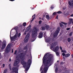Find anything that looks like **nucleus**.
Returning a JSON list of instances; mask_svg holds the SVG:
<instances>
[{
  "instance_id": "53",
  "label": "nucleus",
  "mask_w": 73,
  "mask_h": 73,
  "mask_svg": "<svg viewBox=\"0 0 73 73\" xmlns=\"http://www.w3.org/2000/svg\"><path fill=\"white\" fill-rule=\"evenodd\" d=\"M9 1H15V0H9Z\"/></svg>"
},
{
  "instance_id": "11",
  "label": "nucleus",
  "mask_w": 73,
  "mask_h": 73,
  "mask_svg": "<svg viewBox=\"0 0 73 73\" xmlns=\"http://www.w3.org/2000/svg\"><path fill=\"white\" fill-rule=\"evenodd\" d=\"M58 49H59V47L58 46H57L55 47V48H53V50L54 52H57L58 50Z\"/></svg>"
},
{
  "instance_id": "32",
  "label": "nucleus",
  "mask_w": 73,
  "mask_h": 73,
  "mask_svg": "<svg viewBox=\"0 0 73 73\" xmlns=\"http://www.w3.org/2000/svg\"><path fill=\"white\" fill-rule=\"evenodd\" d=\"M7 69H5L4 70L3 73H7Z\"/></svg>"
},
{
  "instance_id": "64",
  "label": "nucleus",
  "mask_w": 73,
  "mask_h": 73,
  "mask_svg": "<svg viewBox=\"0 0 73 73\" xmlns=\"http://www.w3.org/2000/svg\"><path fill=\"white\" fill-rule=\"evenodd\" d=\"M72 24L73 25V21L72 22Z\"/></svg>"
},
{
  "instance_id": "7",
  "label": "nucleus",
  "mask_w": 73,
  "mask_h": 73,
  "mask_svg": "<svg viewBox=\"0 0 73 73\" xmlns=\"http://www.w3.org/2000/svg\"><path fill=\"white\" fill-rule=\"evenodd\" d=\"M10 46L9 44H8L6 50L5 51V54H7L8 53H9L11 51V48H10Z\"/></svg>"
},
{
  "instance_id": "27",
  "label": "nucleus",
  "mask_w": 73,
  "mask_h": 73,
  "mask_svg": "<svg viewBox=\"0 0 73 73\" xmlns=\"http://www.w3.org/2000/svg\"><path fill=\"white\" fill-rule=\"evenodd\" d=\"M23 24L24 27H25L27 25V23L25 22L23 23Z\"/></svg>"
},
{
  "instance_id": "18",
  "label": "nucleus",
  "mask_w": 73,
  "mask_h": 73,
  "mask_svg": "<svg viewBox=\"0 0 73 73\" xmlns=\"http://www.w3.org/2000/svg\"><path fill=\"white\" fill-rule=\"evenodd\" d=\"M68 4L70 6H72V5H73V1H72L71 2L70 1H68Z\"/></svg>"
},
{
  "instance_id": "40",
  "label": "nucleus",
  "mask_w": 73,
  "mask_h": 73,
  "mask_svg": "<svg viewBox=\"0 0 73 73\" xmlns=\"http://www.w3.org/2000/svg\"><path fill=\"white\" fill-rule=\"evenodd\" d=\"M21 36V34H20V33H19L18 35V37H19Z\"/></svg>"
},
{
  "instance_id": "49",
  "label": "nucleus",
  "mask_w": 73,
  "mask_h": 73,
  "mask_svg": "<svg viewBox=\"0 0 73 73\" xmlns=\"http://www.w3.org/2000/svg\"><path fill=\"white\" fill-rule=\"evenodd\" d=\"M28 51V50H26L25 51V52L26 53H27V51Z\"/></svg>"
},
{
  "instance_id": "52",
  "label": "nucleus",
  "mask_w": 73,
  "mask_h": 73,
  "mask_svg": "<svg viewBox=\"0 0 73 73\" xmlns=\"http://www.w3.org/2000/svg\"><path fill=\"white\" fill-rule=\"evenodd\" d=\"M13 49H12V53H13Z\"/></svg>"
},
{
  "instance_id": "42",
  "label": "nucleus",
  "mask_w": 73,
  "mask_h": 73,
  "mask_svg": "<svg viewBox=\"0 0 73 73\" xmlns=\"http://www.w3.org/2000/svg\"><path fill=\"white\" fill-rule=\"evenodd\" d=\"M24 49H25V50H26V49H28V48H27V47H25Z\"/></svg>"
},
{
  "instance_id": "39",
  "label": "nucleus",
  "mask_w": 73,
  "mask_h": 73,
  "mask_svg": "<svg viewBox=\"0 0 73 73\" xmlns=\"http://www.w3.org/2000/svg\"><path fill=\"white\" fill-rule=\"evenodd\" d=\"M17 54V50H15L14 53V54Z\"/></svg>"
},
{
  "instance_id": "24",
  "label": "nucleus",
  "mask_w": 73,
  "mask_h": 73,
  "mask_svg": "<svg viewBox=\"0 0 73 73\" xmlns=\"http://www.w3.org/2000/svg\"><path fill=\"white\" fill-rule=\"evenodd\" d=\"M58 67H56L55 72L56 73H57V72H58Z\"/></svg>"
},
{
  "instance_id": "55",
  "label": "nucleus",
  "mask_w": 73,
  "mask_h": 73,
  "mask_svg": "<svg viewBox=\"0 0 73 73\" xmlns=\"http://www.w3.org/2000/svg\"><path fill=\"white\" fill-rule=\"evenodd\" d=\"M71 56H72V58H73V54H72V55H71Z\"/></svg>"
},
{
  "instance_id": "43",
  "label": "nucleus",
  "mask_w": 73,
  "mask_h": 73,
  "mask_svg": "<svg viewBox=\"0 0 73 73\" xmlns=\"http://www.w3.org/2000/svg\"><path fill=\"white\" fill-rule=\"evenodd\" d=\"M69 30H70V28H68L66 29L67 31H69Z\"/></svg>"
},
{
  "instance_id": "4",
  "label": "nucleus",
  "mask_w": 73,
  "mask_h": 73,
  "mask_svg": "<svg viewBox=\"0 0 73 73\" xmlns=\"http://www.w3.org/2000/svg\"><path fill=\"white\" fill-rule=\"evenodd\" d=\"M31 64H32V60L30 59H29L27 61V67H26V71H28L29 70V69Z\"/></svg>"
},
{
  "instance_id": "10",
  "label": "nucleus",
  "mask_w": 73,
  "mask_h": 73,
  "mask_svg": "<svg viewBox=\"0 0 73 73\" xmlns=\"http://www.w3.org/2000/svg\"><path fill=\"white\" fill-rule=\"evenodd\" d=\"M21 63L22 65H23L24 68H26L27 67V62H25V60H22L21 61Z\"/></svg>"
},
{
  "instance_id": "36",
  "label": "nucleus",
  "mask_w": 73,
  "mask_h": 73,
  "mask_svg": "<svg viewBox=\"0 0 73 73\" xmlns=\"http://www.w3.org/2000/svg\"><path fill=\"white\" fill-rule=\"evenodd\" d=\"M62 52H63V53H66V50H62Z\"/></svg>"
},
{
  "instance_id": "58",
  "label": "nucleus",
  "mask_w": 73,
  "mask_h": 73,
  "mask_svg": "<svg viewBox=\"0 0 73 73\" xmlns=\"http://www.w3.org/2000/svg\"><path fill=\"white\" fill-rule=\"evenodd\" d=\"M45 15H43V17H45Z\"/></svg>"
},
{
  "instance_id": "25",
  "label": "nucleus",
  "mask_w": 73,
  "mask_h": 73,
  "mask_svg": "<svg viewBox=\"0 0 73 73\" xmlns=\"http://www.w3.org/2000/svg\"><path fill=\"white\" fill-rule=\"evenodd\" d=\"M58 14H61L62 13V12L60 11H59L56 12Z\"/></svg>"
},
{
  "instance_id": "48",
  "label": "nucleus",
  "mask_w": 73,
  "mask_h": 73,
  "mask_svg": "<svg viewBox=\"0 0 73 73\" xmlns=\"http://www.w3.org/2000/svg\"><path fill=\"white\" fill-rule=\"evenodd\" d=\"M27 32H25L24 33V35H26V34H27Z\"/></svg>"
},
{
  "instance_id": "37",
  "label": "nucleus",
  "mask_w": 73,
  "mask_h": 73,
  "mask_svg": "<svg viewBox=\"0 0 73 73\" xmlns=\"http://www.w3.org/2000/svg\"><path fill=\"white\" fill-rule=\"evenodd\" d=\"M50 7L51 9H53V8H54V7H53V5L50 6Z\"/></svg>"
},
{
  "instance_id": "35",
  "label": "nucleus",
  "mask_w": 73,
  "mask_h": 73,
  "mask_svg": "<svg viewBox=\"0 0 73 73\" xmlns=\"http://www.w3.org/2000/svg\"><path fill=\"white\" fill-rule=\"evenodd\" d=\"M41 23H42V21H41V20L40 21L38 22L39 24H41Z\"/></svg>"
},
{
  "instance_id": "31",
  "label": "nucleus",
  "mask_w": 73,
  "mask_h": 73,
  "mask_svg": "<svg viewBox=\"0 0 73 73\" xmlns=\"http://www.w3.org/2000/svg\"><path fill=\"white\" fill-rule=\"evenodd\" d=\"M67 40L68 42H70L71 41V39H70V38H68Z\"/></svg>"
},
{
  "instance_id": "50",
  "label": "nucleus",
  "mask_w": 73,
  "mask_h": 73,
  "mask_svg": "<svg viewBox=\"0 0 73 73\" xmlns=\"http://www.w3.org/2000/svg\"><path fill=\"white\" fill-rule=\"evenodd\" d=\"M58 15H57L56 16V19H58Z\"/></svg>"
},
{
  "instance_id": "47",
  "label": "nucleus",
  "mask_w": 73,
  "mask_h": 73,
  "mask_svg": "<svg viewBox=\"0 0 73 73\" xmlns=\"http://www.w3.org/2000/svg\"><path fill=\"white\" fill-rule=\"evenodd\" d=\"M3 68H4L5 67V64H3Z\"/></svg>"
},
{
  "instance_id": "59",
  "label": "nucleus",
  "mask_w": 73,
  "mask_h": 73,
  "mask_svg": "<svg viewBox=\"0 0 73 73\" xmlns=\"http://www.w3.org/2000/svg\"><path fill=\"white\" fill-rule=\"evenodd\" d=\"M41 73H44V72H43V71H42L41 72Z\"/></svg>"
},
{
  "instance_id": "5",
  "label": "nucleus",
  "mask_w": 73,
  "mask_h": 73,
  "mask_svg": "<svg viewBox=\"0 0 73 73\" xmlns=\"http://www.w3.org/2000/svg\"><path fill=\"white\" fill-rule=\"evenodd\" d=\"M60 27H58L56 29V31L54 33L53 35V36L54 38L56 37L58 35V33L60 32Z\"/></svg>"
},
{
  "instance_id": "33",
  "label": "nucleus",
  "mask_w": 73,
  "mask_h": 73,
  "mask_svg": "<svg viewBox=\"0 0 73 73\" xmlns=\"http://www.w3.org/2000/svg\"><path fill=\"white\" fill-rule=\"evenodd\" d=\"M42 69H43V67H42V66L40 67V71H42Z\"/></svg>"
},
{
  "instance_id": "30",
  "label": "nucleus",
  "mask_w": 73,
  "mask_h": 73,
  "mask_svg": "<svg viewBox=\"0 0 73 73\" xmlns=\"http://www.w3.org/2000/svg\"><path fill=\"white\" fill-rule=\"evenodd\" d=\"M57 14V12H54L53 14L52 15L54 16V15H56Z\"/></svg>"
},
{
  "instance_id": "28",
  "label": "nucleus",
  "mask_w": 73,
  "mask_h": 73,
  "mask_svg": "<svg viewBox=\"0 0 73 73\" xmlns=\"http://www.w3.org/2000/svg\"><path fill=\"white\" fill-rule=\"evenodd\" d=\"M61 23H62V24H64V25H67L68 24L67 23H66L65 22H62Z\"/></svg>"
},
{
  "instance_id": "56",
  "label": "nucleus",
  "mask_w": 73,
  "mask_h": 73,
  "mask_svg": "<svg viewBox=\"0 0 73 73\" xmlns=\"http://www.w3.org/2000/svg\"><path fill=\"white\" fill-rule=\"evenodd\" d=\"M42 20H44V18H42L41 19Z\"/></svg>"
},
{
  "instance_id": "16",
  "label": "nucleus",
  "mask_w": 73,
  "mask_h": 73,
  "mask_svg": "<svg viewBox=\"0 0 73 73\" xmlns=\"http://www.w3.org/2000/svg\"><path fill=\"white\" fill-rule=\"evenodd\" d=\"M19 64V62L17 60H16L14 62V66H16L17 65H18Z\"/></svg>"
},
{
  "instance_id": "26",
  "label": "nucleus",
  "mask_w": 73,
  "mask_h": 73,
  "mask_svg": "<svg viewBox=\"0 0 73 73\" xmlns=\"http://www.w3.org/2000/svg\"><path fill=\"white\" fill-rule=\"evenodd\" d=\"M46 18L48 20V19H49V16L48 15H46Z\"/></svg>"
},
{
  "instance_id": "1",
  "label": "nucleus",
  "mask_w": 73,
  "mask_h": 73,
  "mask_svg": "<svg viewBox=\"0 0 73 73\" xmlns=\"http://www.w3.org/2000/svg\"><path fill=\"white\" fill-rule=\"evenodd\" d=\"M53 56L51 54H44L42 60V65L44 66V72L46 73L48 71L49 67L51 65V64L49 65L51 62L53 60Z\"/></svg>"
},
{
  "instance_id": "44",
  "label": "nucleus",
  "mask_w": 73,
  "mask_h": 73,
  "mask_svg": "<svg viewBox=\"0 0 73 73\" xmlns=\"http://www.w3.org/2000/svg\"><path fill=\"white\" fill-rule=\"evenodd\" d=\"M60 65H62V64H64V62H62L61 63H60Z\"/></svg>"
},
{
  "instance_id": "57",
  "label": "nucleus",
  "mask_w": 73,
  "mask_h": 73,
  "mask_svg": "<svg viewBox=\"0 0 73 73\" xmlns=\"http://www.w3.org/2000/svg\"><path fill=\"white\" fill-rule=\"evenodd\" d=\"M11 64H9V66H11Z\"/></svg>"
},
{
  "instance_id": "34",
  "label": "nucleus",
  "mask_w": 73,
  "mask_h": 73,
  "mask_svg": "<svg viewBox=\"0 0 73 73\" xmlns=\"http://www.w3.org/2000/svg\"><path fill=\"white\" fill-rule=\"evenodd\" d=\"M72 32L70 33L69 34V36H72Z\"/></svg>"
},
{
  "instance_id": "12",
  "label": "nucleus",
  "mask_w": 73,
  "mask_h": 73,
  "mask_svg": "<svg viewBox=\"0 0 73 73\" xmlns=\"http://www.w3.org/2000/svg\"><path fill=\"white\" fill-rule=\"evenodd\" d=\"M12 70L15 72V73H18V68L17 67H13Z\"/></svg>"
},
{
  "instance_id": "2",
  "label": "nucleus",
  "mask_w": 73,
  "mask_h": 73,
  "mask_svg": "<svg viewBox=\"0 0 73 73\" xmlns=\"http://www.w3.org/2000/svg\"><path fill=\"white\" fill-rule=\"evenodd\" d=\"M38 30H39V29H37L36 27L34 28L33 29L32 31L31 36L32 38H33L34 39L32 41V42H33L35 40V39H36L37 36V32H38Z\"/></svg>"
},
{
  "instance_id": "3",
  "label": "nucleus",
  "mask_w": 73,
  "mask_h": 73,
  "mask_svg": "<svg viewBox=\"0 0 73 73\" xmlns=\"http://www.w3.org/2000/svg\"><path fill=\"white\" fill-rule=\"evenodd\" d=\"M14 29L15 30H16V33L15 35L14 36L12 37L11 36V31H12V30H11L10 32V39L11 40V41H13V40H14V39H15V38H17V36L18 35V32H17V29L16 28H15Z\"/></svg>"
},
{
  "instance_id": "63",
  "label": "nucleus",
  "mask_w": 73,
  "mask_h": 73,
  "mask_svg": "<svg viewBox=\"0 0 73 73\" xmlns=\"http://www.w3.org/2000/svg\"><path fill=\"white\" fill-rule=\"evenodd\" d=\"M40 19H41V18H39V19L40 20Z\"/></svg>"
},
{
  "instance_id": "54",
  "label": "nucleus",
  "mask_w": 73,
  "mask_h": 73,
  "mask_svg": "<svg viewBox=\"0 0 73 73\" xmlns=\"http://www.w3.org/2000/svg\"><path fill=\"white\" fill-rule=\"evenodd\" d=\"M71 17H72L73 16V14L70 15Z\"/></svg>"
},
{
  "instance_id": "9",
  "label": "nucleus",
  "mask_w": 73,
  "mask_h": 73,
  "mask_svg": "<svg viewBox=\"0 0 73 73\" xmlns=\"http://www.w3.org/2000/svg\"><path fill=\"white\" fill-rule=\"evenodd\" d=\"M7 45V42L5 41H4L2 44V45L1 48V49L3 50L5 48Z\"/></svg>"
},
{
  "instance_id": "60",
  "label": "nucleus",
  "mask_w": 73,
  "mask_h": 73,
  "mask_svg": "<svg viewBox=\"0 0 73 73\" xmlns=\"http://www.w3.org/2000/svg\"><path fill=\"white\" fill-rule=\"evenodd\" d=\"M57 62H59V61L58 60V61H57Z\"/></svg>"
},
{
  "instance_id": "45",
  "label": "nucleus",
  "mask_w": 73,
  "mask_h": 73,
  "mask_svg": "<svg viewBox=\"0 0 73 73\" xmlns=\"http://www.w3.org/2000/svg\"><path fill=\"white\" fill-rule=\"evenodd\" d=\"M60 50H62V47H61V46H60Z\"/></svg>"
},
{
  "instance_id": "22",
  "label": "nucleus",
  "mask_w": 73,
  "mask_h": 73,
  "mask_svg": "<svg viewBox=\"0 0 73 73\" xmlns=\"http://www.w3.org/2000/svg\"><path fill=\"white\" fill-rule=\"evenodd\" d=\"M41 28L42 31H45V28L44 27H42Z\"/></svg>"
},
{
  "instance_id": "23",
  "label": "nucleus",
  "mask_w": 73,
  "mask_h": 73,
  "mask_svg": "<svg viewBox=\"0 0 73 73\" xmlns=\"http://www.w3.org/2000/svg\"><path fill=\"white\" fill-rule=\"evenodd\" d=\"M55 52H56V54L57 56H59V54H60V53H59V52L57 51Z\"/></svg>"
},
{
  "instance_id": "19",
  "label": "nucleus",
  "mask_w": 73,
  "mask_h": 73,
  "mask_svg": "<svg viewBox=\"0 0 73 73\" xmlns=\"http://www.w3.org/2000/svg\"><path fill=\"white\" fill-rule=\"evenodd\" d=\"M36 15L34 14L33 15V16L32 17H33L34 16V17L32 19V20H31V22H32L34 20V19H35V17H36Z\"/></svg>"
},
{
  "instance_id": "14",
  "label": "nucleus",
  "mask_w": 73,
  "mask_h": 73,
  "mask_svg": "<svg viewBox=\"0 0 73 73\" xmlns=\"http://www.w3.org/2000/svg\"><path fill=\"white\" fill-rule=\"evenodd\" d=\"M31 25H29L28 27L26 29V32H28L31 29Z\"/></svg>"
},
{
  "instance_id": "29",
  "label": "nucleus",
  "mask_w": 73,
  "mask_h": 73,
  "mask_svg": "<svg viewBox=\"0 0 73 73\" xmlns=\"http://www.w3.org/2000/svg\"><path fill=\"white\" fill-rule=\"evenodd\" d=\"M43 36L45 38V37H46V33H44V35H43Z\"/></svg>"
},
{
  "instance_id": "46",
  "label": "nucleus",
  "mask_w": 73,
  "mask_h": 73,
  "mask_svg": "<svg viewBox=\"0 0 73 73\" xmlns=\"http://www.w3.org/2000/svg\"><path fill=\"white\" fill-rule=\"evenodd\" d=\"M9 68L10 69V70H11V66H9Z\"/></svg>"
},
{
  "instance_id": "8",
  "label": "nucleus",
  "mask_w": 73,
  "mask_h": 73,
  "mask_svg": "<svg viewBox=\"0 0 73 73\" xmlns=\"http://www.w3.org/2000/svg\"><path fill=\"white\" fill-rule=\"evenodd\" d=\"M30 36V34L29 33H28L27 35L24 40V41L25 42H28V41L29 40V38Z\"/></svg>"
},
{
  "instance_id": "13",
  "label": "nucleus",
  "mask_w": 73,
  "mask_h": 73,
  "mask_svg": "<svg viewBox=\"0 0 73 73\" xmlns=\"http://www.w3.org/2000/svg\"><path fill=\"white\" fill-rule=\"evenodd\" d=\"M43 37V33L42 32H41L40 33L39 35L38 36V37L39 38H41Z\"/></svg>"
},
{
  "instance_id": "21",
  "label": "nucleus",
  "mask_w": 73,
  "mask_h": 73,
  "mask_svg": "<svg viewBox=\"0 0 73 73\" xmlns=\"http://www.w3.org/2000/svg\"><path fill=\"white\" fill-rule=\"evenodd\" d=\"M70 54L69 53H68L66 54L65 57H68L70 56Z\"/></svg>"
},
{
  "instance_id": "17",
  "label": "nucleus",
  "mask_w": 73,
  "mask_h": 73,
  "mask_svg": "<svg viewBox=\"0 0 73 73\" xmlns=\"http://www.w3.org/2000/svg\"><path fill=\"white\" fill-rule=\"evenodd\" d=\"M73 19L72 18L70 19H69V22L68 23V24H72V21Z\"/></svg>"
},
{
  "instance_id": "20",
  "label": "nucleus",
  "mask_w": 73,
  "mask_h": 73,
  "mask_svg": "<svg viewBox=\"0 0 73 73\" xmlns=\"http://www.w3.org/2000/svg\"><path fill=\"white\" fill-rule=\"evenodd\" d=\"M45 28H46V29L47 31L49 29V25H45Z\"/></svg>"
},
{
  "instance_id": "61",
  "label": "nucleus",
  "mask_w": 73,
  "mask_h": 73,
  "mask_svg": "<svg viewBox=\"0 0 73 73\" xmlns=\"http://www.w3.org/2000/svg\"><path fill=\"white\" fill-rule=\"evenodd\" d=\"M47 42H49V41L48 40H47Z\"/></svg>"
},
{
  "instance_id": "62",
  "label": "nucleus",
  "mask_w": 73,
  "mask_h": 73,
  "mask_svg": "<svg viewBox=\"0 0 73 73\" xmlns=\"http://www.w3.org/2000/svg\"><path fill=\"white\" fill-rule=\"evenodd\" d=\"M0 58H1V55H0Z\"/></svg>"
},
{
  "instance_id": "15",
  "label": "nucleus",
  "mask_w": 73,
  "mask_h": 73,
  "mask_svg": "<svg viewBox=\"0 0 73 73\" xmlns=\"http://www.w3.org/2000/svg\"><path fill=\"white\" fill-rule=\"evenodd\" d=\"M55 46H56V44H55V43H52L51 46V47H50L51 49H52V48H54V47Z\"/></svg>"
},
{
  "instance_id": "38",
  "label": "nucleus",
  "mask_w": 73,
  "mask_h": 73,
  "mask_svg": "<svg viewBox=\"0 0 73 73\" xmlns=\"http://www.w3.org/2000/svg\"><path fill=\"white\" fill-rule=\"evenodd\" d=\"M65 55H66V54H65V53H62V55L63 56H65Z\"/></svg>"
},
{
  "instance_id": "51",
  "label": "nucleus",
  "mask_w": 73,
  "mask_h": 73,
  "mask_svg": "<svg viewBox=\"0 0 73 73\" xmlns=\"http://www.w3.org/2000/svg\"><path fill=\"white\" fill-rule=\"evenodd\" d=\"M9 62H11V59L10 58V59H9Z\"/></svg>"
},
{
  "instance_id": "6",
  "label": "nucleus",
  "mask_w": 73,
  "mask_h": 73,
  "mask_svg": "<svg viewBox=\"0 0 73 73\" xmlns=\"http://www.w3.org/2000/svg\"><path fill=\"white\" fill-rule=\"evenodd\" d=\"M27 54H23V53H20L18 55V58H20L21 60H23V58L25 57Z\"/></svg>"
},
{
  "instance_id": "41",
  "label": "nucleus",
  "mask_w": 73,
  "mask_h": 73,
  "mask_svg": "<svg viewBox=\"0 0 73 73\" xmlns=\"http://www.w3.org/2000/svg\"><path fill=\"white\" fill-rule=\"evenodd\" d=\"M60 26L61 27H62L63 26V25L62 23H60Z\"/></svg>"
}]
</instances>
